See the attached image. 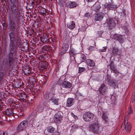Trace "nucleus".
I'll list each match as a JSON object with an SVG mask.
<instances>
[{
	"mask_svg": "<svg viewBox=\"0 0 135 135\" xmlns=\"http://www.w3.org/2000/svg\"><path fill=\"white\" fill-rule=\"evenodd\" d=\"M16 48L14 41H10L9 52L8 53L7 60L4 61L3 63L6 66L10 67L12 68H15L17 64L16 58L14 57L13 54Z\"/></svg>",
	"mask_w": 135,
	"mask_h": 135,
	"instance_id": "nucleus-1",
	"label": "nucleus"
},
{
	"mask_svg": "<svg viewBox=\"0 0 135 135\" xmlns=\"http://www.w3.org/2000/svg\"><path fill=\"white\" fill-rule=\"evenodd\" d=\"M133 113V111L132 110V109L131 108V107H129V111L128 112V114H132Z\"/></svg>",
	"mask_w": 135,
	"mask_h": 135,
	"instance_id": "nucleus-44",
	"label": "nucleus"
},
{
	"mask_svg": "<svg viewBox=\"0 0 135 135\" xmlns=\"http://www.w3.org/2000/svg\"><path fill=\"white\" fill-rule=\"evenodd\" d=\"M44 49L46 51H48L50 49V47L49 46H44Z\"/></svg>",
	"mask_w": 135,
	"mask_h": 135,
	"instance_id": "nucleus-36",
	"label": "nucleus"
},
{
	"mask_svg": "<svg viewBox=\"0 0 135 135\" xmlns=\"http://www.w3.org/2000/svg\"><path fill=\"white\" fill-rule=\"evenodd\" d=\"M8 27L11 31H15L16 32L19 31L17 26L13 21L11 20L9 22Z\"/></svg>",
	"mask_w": 135,
	"mask_h": 135,
	"instance_id": "nucleus-8",
	"label": "nucleus"
},
{
	"mask_svg": "<svg viewBox=\"0 0 135 135\" xmlns=\"http://www.w3.org/2000/svg\"><path fill=\"white\" fill-rule=\"evenodd\" d=\"M90 13L87 12L85 14L84 16V17H89L90 16Z\"/></svg>",
	"mask_w": 135,
	"mask_h": 135,
	"instance_id": "nucleus-45",
	"label": "nucleus"
},
{
	"mask_svg": "<svg viewBox=\"0 0 135 135\" xmlns=\"http://www.w3.org/2000/svg\"><path fill=\"white\" fill-rule=\"evenodd\" d=\"M109 66H110V68L111 70L115 68L114 65V63L112 61L110 62Z\"/></svg>",
	"mask_w": 135,
	"mask_h": 135,
	"instance_id": "nucleus-34",
	"label": "nucleus"
},
{
	"mask_svg": "<svg viewBox=\"0 0 135 135\" xmlns=\"http://www.w3.org/2000/svg\"><path fill=\"white\" fill-rule=\"evenodd\" d=\"M0 135H9L8 132L6 131H0Z\"/></svg>",
	"mask_w": 135,
	"mask_h": 135,
	"instance_id": "nucleus-32",
	"label": "nucleus"
},
{
	"mask_svg": "<svg viewBox=\"0 0 135 135\" xmlns=\"http://www.w3.org/2000/svg\"><path fill=\"white\" fill-rule=\"evenodd\" d=\"M86 1L88 2H92L93 1V0H86Z\"/></svg>",
	"mask_w": 135,
	"mask_h": 135,
	"instance_id": "nucleus-50",
	"label": "nucleus"
},
{
	"mask_svg": "<svg viewBox=\"0 0 135 135\" xmlns=\"http://www.w3.org/2000/svg\"><path fill=\"white\" fill-rule=\"evenodd\" d=\"M105 8L107 9L110 10H114L116 6L114 5L113 3L111 4L109 3L107 5H106L105 6Z\"/></svg>",
	"mask_w": 135,
	"mask_h": 135,
	"instance_id": "nucleus-22",
	"label": "nucleus"
},
{
	"mask_svg": "<svg viewBox=\"0 0 135 135\" xmlns=\"http://www.w3.org/2000/svg\"><path fill=\"white\" fill-rule=\"evenodd\" d=\"M22 16V17H23V16Z\"/></svg>",
	"mask_w": 135,
	"mask_h": 135,
	"instance_id": "nucleus-55",
	"label": "nucleus"
},
{
	"mask_svg": "<svg viewBox=\"0 0 135 135\" xmlns=\"http://www.w3.org/2000/svg\"><path fill=\"white\" fill-rule=\"evenodd\" d=\"M69 46L68 44L64 43L62 45L61 49V55L63 54L66 52L69 49Z\"/></svg>",
	"mask_w": 135,
	"mask_h": 135,
	"instance_id": "nucleus-16",
	"label": "nucleus"
},
{
	"mask_svg": "<svg viewBox=\"0 0 135 135\" xmlns=\"http://www.w3.org/2000/svg\"><path fill=\"white\" fill-rule=\"evenodd\" d=\"M38 24L37 22H35V23H34L33 26L35 27V29H36L37 28H38Z\"/></svg>",
	"mask_w": 135,
	"mask_h": 135,
	"instance_id": "nucleus-46",
	"label": "nucleus"
},
{
	"mask_svg": "<svg viewBox=\"0 0 135 135\" xmlns=\"http://www.w3.org/2000/svg\"><path fill=\"white\" fill-rule=\"evenodd\" d=\"M39 18L41 20V17H39Z\"/></svg>",
	"mask_w": 135,
	"mask_h": 135,
	"instance_id": "nucleus-53",
	"label": "nucleus"
},
{
	"mask_svg": "<svg viewBox=\"0 0 135 135\" xmlns=\"http://www.w3.org/2000/svg\"><path fill=\"white\" fill-rule=\"evenodd\" d=\"M99 8H97V10H99Z\"/></svg>",
	"mask_w": 135,
	"mask_h": 135,
	"instance_id": "nucleus-51",
	"label": "nucleus"
},
{
	"mask_svg": "<svg viewBox=\"0 0 135 135\" xmlns=\"http://www.w3.org/2000/svg\"><path fill=\"white\" fill-rule=\"evenodd\" d=\"M28 72L27 73V75H29L31 74L30 71L28 70Z\"/></svg>",
	"mask_w": 135,
	"mask_h": 135,
	"instance_id": "nucleus-49",
	"label": "nucleus"
},
{
	"mask_svg": "<svg viewBox=\"0 0 135 135\" xmlns=\"http://www.w3.org/2000/svg\"><path fill=\"white\" fill-rule=\"evenodd\" d=\"M77 4L75 2L71 1L68 3L67 7L69 8H73L77 6Z\"/></svg>",
	"mask_w": 135,
	"mask_h": 135,
	"instance_id": "nucleus-21",
	"label": "nucleus"
},
{
	"mask_svg": "<svg viewBox=\"0 0 135 135\" xmlns=\"http://www.w3.org/2000/svg\"><path fill=\"white\" fill-rule=\"evenodd\" d=\"M113 71V72L115 74H117L119 73L118 71L115 68L111 70Z\"/></svg>",
	"mask_w": 135,
	"mask_h": 135,
	"instance_id": "nucleus-38",
	"label": "nucleus"
},
{
	"mask_svg": "<svg viewBox=\"0 0 135 135\" xmlns=\"http://www.w3.org/2000/svg\"><path fill=\"white\" fill-rule=\"evenodd\" d=\"M125 128L127 132H129L130 131L131 127L129 123L127 122V124L125 125Z\"/></svg>",
	"mask_w": 135,
	"mask_h": 135,
	"instance_id": "nucleus-27",
	"label": "nucleus"
},
{
	"mask_svg": "<svg viewBox=\"0 0 135 135\" xmlns=\"http://www.w3.org/2000/svg\"><path fill=\"white\" fill-rule=\"evenodd\" d=\"M63 116L62 113L58 112L55 114L54 116V120L55 122L59 124L63 120Z\"/></svg>",
	"mask_w": 135,
	"mask_h": 135,
	"instance_id": "nucleus-6",
	"label": "nucleus"
},
{
	"mask_svg": "<svg viewBox=\"0 0 135 135\" xmlns=\"http://www.w3.org/2000/svg\"><path fill=\"white\" fill-rule=\"evenodd\" d=\"M107 80L108 83V85L110 86H115V80L111 77H108L107 78Z\"/></svg>",
	"mask_w": 135,
	"mask_h": 135,
	"instance_id": "nucleus-14",
	"label": "nucleus"
},
{
	"mask_svg": "<svg viewBox=\"0 0 135 135\" xmlns=\"http://www.w3.org/2000/svg\"><path fill=\"white\" fill-rule=\"evenodd\" d=\"M88 50L89 51H92L95 49V47L94 46H90L88 48Z\"/></svg>",
	"mask_w": 135,
	"mask_h": 135,
	"instance_id": "nucleus-37",
	"label": "nucleus"
},
{
	"mask_svg": "<svg viewBox=\"0 0 135 135\" xmlns=\"http://www.w3.org/2000/svg\"><path fill=\"white\" fill-rule=\"evenodd\" d=\"M4 73L3 72H0V81H1L3 79V76Z\"/></svg>",
	"mask_w": 135,
	"mask_h": 135,
	"instance_id": "nucleus-40",
	"label": "nucleus"
},
{
	"mask_svg": "<svg viewBox=\"0 0 135 135\" xmlns=\"http://www.w3.org/2000/svg\"><path fill=\"white\" fill-rule=\"evenodd\" d=\"M62 87L65 89H69L72 86V84L69 82L65 80L62 82L61 84Z\"/></svg>",
	"mask_w": 135,
	"mask_h": 135,
	"instance_id": "nucleus-13",
	"label": "nucleus"
},
{
	"mask_svg": "<svg viewBox=\"0 0 135 135\" xmlns=\"http://www.w3.org/2000/svg\"><path fill=\"white\" fill-rule=\"evenodd\" d=\"M74 103V99L72 98H68L67 100L66 106L68 107H70L73 105Z\"/></svg>",
	"mask_w": 135,
	"mask_h": 135,
	"instance_id": "nucleus-20",
	"label": "nucleus"
},
{
	"mask_svg": "<svg viewBox=\"0 0 135 135\" xmlns=\"http://www.w3.org/2000/svg\"><path fill=\"white\" fill-rule=\"evenodd\" d=\"M16 43H20L21 42V39L19 37H18L17 36V37L16 38Z\"/></svg>",
	"mask_w": 135,
	"mask_h": 135,
	"instance_id": "nucleus-43",
	"label": "nucleus"
},
{
	"mask_svg": "<svg viewBox=\"0 0 135 135\" xmlns=\"http://www.w3.org/2000/svg\"><path fill=\"white\" fill-rule=\"evenodd\" d=\"M75 24L74 22L70 21L67 23L68 27L70 30L74 29L75 27Z\"/></svg>",
	"mask_w": 135,
	"mask_h": 135,
	"instance_id": "nucleus-19",
	"label": "nucleus"
},
{
	"mask_svg": "<svg viewBox=\"0 0 135 135\" xmlns=\"http://www.w3.org/2000/svg\"><path fill=\"white\" fill-rule=\"evenodd\" d=\"M112 53L115 56H119L121 54V51L118 48L115 47L113 48Z\"/></svg>",
	"mask_w": 135,
	"mask_h": 135,
	"instance_id": "nucleus-17",
	"label": "nucleus"
},
{
	"mask_svg": "<svg viewBox=\"0 0 135 135\" xmlns=\"http://www.w3.org/2000/svg\"><path fill=\"white\" fill-rule=\"evenodd\" d=\"M15 31H12L10 32L9 34L10 38V41H14L15 40V36L18 35L19 33V31L16 32Z\"/></svg>",
	"mask_w": 135,
	"mask_h": 135,
	"instance_id": "nucleus-12",
	"label": "nucleus"
},
{
	"mask_svg": "<svg viewBox=\"0 0 135 135\" xmlns=\"http://www.w3.org/2000/svg\"><path fill=\"white\" fill-rule=\"evenodd\" d=\"M71 116L74 117L75 119H78V117L75 115L73 113H71Z\"/></svg>",
	"mask_w": 135,
	"mask_h": 135,
	"instance_id": "nucleus-42",
	"label": "nucleus"
},
{
	"mask_svg": "<svg viewBox=\"0 0 135 135\" xmlns=\"http://www.w3.org/2000/svg\"><path fill=\"white\" fill-rule=\"evenodd\" d=\"M28 122L26 120H25L21 122L17 127L18 131H21L25 129L28 126Z\"/></svg>",
	"mask_w": 135,
	"mask_h": 135,
	"instance_id": "nucleus-5",
	"label": "nucleus"
},
{
	"mask_svg": "<svg viewBox=\"0 0 135 135\" xmlns=\"http://www.w3.org/2000/svg\"><path fill=\"white\" fill-rule=\"evenodd\" d=\"M33 18H35L36 17H33Z\"/></svg>",
	"mask_w": 135,
	"mask_h": 135,
	"instance_id": "nucleus-56",
	"label": "nucleus"
},
{
	"mask_svg": "<svg viewBox=\"0 0 135 135\" xmlns=\"http://www.w3.org/2000/svg\"><path fill=\"white\" fill-rule=\"evenodd\" d=\"M3 26L4 27H5L6 28L7 27V25L6 24V23H3Z\"/></svg>",
	"mask_w": 135,
	"mask_h": 135,
	"instance_id": "nucleus-48",
	"label": "nucleus"
},
{
	"mask_svg": "<svg viewBox=\"0 0 135 135\" xmlns=\"http://www.w3.org/2000/svg\"><path fill=\"white\" fill-rule=\"evenodd\" d=\"M86 70L85 68L84 67H79V73H81Z\"/></svg>",
	"mask_w": 135,
	"mask_h": 135,
	"instance_id": "nucleus-33",
	"label": "nucleus"
},
{
	"mask_svg": "<svg viewBox=\"0 0 135 135\" xmlns=\"http://www.w3.org/2000/svg\"><path fill=\"white\" fill-rule=\"evenodd\" d=\"M50 100L54 105H58L59 104L58 103L59 99L58 98H51Z\"/></svg>",
	"mask_w": 135,
	"mask_h": 135,
	"instance_id": "nucleus-25",
	"label": "nucleus"
},
{
	"mask_svg": "<svg viewBox=\"0 0 135 135\" xmlns=\"http://www.w3.org/2000/svg\"><path fill=\"white\" fill-rule=\"evenodd\" d=\"M60 43V41H59V44Z\"/></svg>",
	"mask_w": 135,
	"mask_h": 135,
	"instance_id": "nucleus-57",
	"label": "nucleus"
},
{
	"mask_svg": "<svg viewBox=\"0 0 135 135\" xmlns=\"http://www.w3.org/2000/svg\"><path fill=\"white\" fill-rule=\"evenodd\" d=\"M107 87L105 86L104 84L103 83L99 88L98 90L101 94L102 95H104L107 91Z\"/></svg>",
	"mask_w": 135,
	"mask_h": 135,
	"instance_id": "nucleus-11",
	"label": "nucleus"
},
{
	"mask_svg": "<svg viewBox=\"0 0 135 135\" xmlns=\"http://www.w3.org/2000/svg\"><path fill=\"white\" fill-rule=\"evenodd\" d=\"M100 126L98 123H94L89 127L90 129L94 133L98 134L99 131Z\"/></svg>",
	"mask_w": 135,
	"mask_h": 135,
	"instance_id": "nucleus-9",
	"label": "nucleus"
},
{
	"mask_svg": "<svg viewBox=\"0 0 135 135\" xmlns=\"http://www.w3.org/2000/svg\"><path fill=\"white\" fill-rule=\"evenodd\" d=\"M116 40L120 43H122L123 42V39L122 38V36L120 35L117 36Z\"/></svg>",
	"mask_w": 135,
	"mask_h": 135,
	"instance_id": "nucleus-29",
	"label": "nucleus"
},
{
	"mask_svg": "<svg viewBox=\"0 0 135 135\" xmlns=\"http://www.w3.org/2000/svg\"><path fill=\"white\" fill-rule=\"evenodd\" d=\"M5 113L7 115H13L14 114L13 110L11 109H7L5 111Z\"/></svg>",
	"mask_w": 135,
	"mask_h": 135,
	"instance_id": "nucleus-23",
	"label": "nucleus"
},
{
	"mask_svg": "<svg viewBox=\"0 0 135 135\" xmlns=\"http://www.w3.org/2000/svg\"><path fill=\"white\" fill-rule=\"evenodd\" d=\"M85 63L87 65V67L91 70H94L95 68V61L90 59H87Z\"/></svg>",
	"mask_w": 135,
	"mask_h": 135,
	"instance_id": "nucleus-7",
	"label": "nucleus"
},
{
	"mask_svg": "<svg viewBox=\"0 0 135 135\" xmlns=\"http://www.w3.org/2000/svg\"><path fill=\"white\" fill-rule=\"evenodd\" d=\"M39 13L40 14L44 16L48 14V13L46 12L45 9L43 8H42L41 9L39 12Z\"/></svg>",
	"mask_w": 135,
	"mask_h": 135,
	"instance_id": "nucleus-24",
	"label": "nucleus"
},
{
	"mask_svg": "<svg viewBox=\"0 0 135 135\" xmlns=\"http://www.w3.org/2000/svg\"><path fill=\"white\" fill-rule=\"evenodd\" d=\"M50 92L48 91H46L43 94V101H48V103L49 102L48 99L49 98L50 94Z\"/></svg>",
	"mask_w": 135,
	"mask_h": 135,
	"instance_id": "nucleus-18",
	"label": "nucleus"
},
{
	"mask_svg": "<svg viewBox=\"0 0 135 135\" xmlns=\"http://www.w3.org/2000/svg\"><path fill=\"white\" fill-rule=\"evenodd\" d=\"M55 131V129L51 126H50L47 128V131L50 133H53Z\"/></svg>",
	"mask_w": 135,
	"mask_h": 135,
	"instance_id": "nucleus-28",
	"label": "nucleus"
},
{
	"mask_svg": "<svg viewBox=\"0 0 135 135\" xmlns=\"http://www.w3.org/2000/svg\"><path fill=\"white\" fill-rule=\"evenodd\" d=\"M134 96L135 97V94L134 95Z\"/></svg>",
	"mask_w": 135,
	"mask_h": 135,
	"instance_id": "nucleus-54",
	"label": "nucleus"
},
{
	"mask_svg": "<svg viewBox=\"0 0 135 135\" xmlns=\"http://www.w3.org/2000/svg\"><path fill=\"white\" fill-rule=\"evenodd\" d=\"M11 11L12 15L15 17L17 16L20 14L18 7H16L14 4L11 6Z\"/></svg>",
	"mask_w": 135,
	"mask_h": 135,
	"instance_id": "nucleus-10",
	"label": "nucleus"
},
{
	"mask_svg": "<svg viewBox=\"0 0 135 135\" xmlns=\"http://www.w3.org/2000/svg\"><path fill=\"white\" fill-rule=\"evenodd\" d=\"M53 38H50L49 43H52V44L54 48L56 47L57 44L55 41L53 40Z\"/></svg>",
	"mask_w": 135,
	"mask_h": 135,
	"instance_id": "nucleus-31",
	"label": "nucleus"
},
{
	"mask_svg": "<svg viewBox=\"0 0 135 135\" xmlns=\"http://www.w3.org/2000/svg\"><path fill=\"white\" fill-rule=\"evenodd\" d=\"M53 38V40L55 41V42H56V43L57 44L58 42L57 39L55 37Z\"/></svg>",
	"mask_w": 135,
	"mask_h": 135,
	"instance_id": "nucleus-47",
	"label": "nucleus"
},
{
	"mask_svg": "<svg viewBox=\"0 0 135 135\" xmlns=\"http://www.w3.org/2000/svg\"><path fill=\"white\" fill-rule=\"evenodd\" d=\"M94 116V114L89 111L85 112L83 114L84 120L86 122H89L92 120Z\"/></svg>",
	"mask_w": 135,
	"mask_h": 135,
	"instance_id": "nucleus-4",
	"label": "nucleus"
},
{
	"mask_svg": "<svg viewBox=\"0 0 135 135\" xmlns=\"http://www.w3.org/2000/svg\"><path fill=\"white\" fill-rule=\"evenodd\" d=\"M41 41L43 43L46 44L49 43L50 38L49 39L47 34H45L43 36L40 37Z\"/></svg>",
	"mask_w": 135,
	"mask_h": 135,
	"instance_id": "nucleus-15",
	"label": "nucleus"
},
{
	"mask_svg": "<svg viewBox=\"0 0 135 135\" xmlns=\"http://www.w3.org/2000/svg\"><path fill=\"white\" fill-rule=\"evenodd\" d=\"M107 50V47H103V48L102 49L99 50V51L100 52H105Z\"/></svg>",
	"mask_w": 135,
	"mask_h": 135,
	"instance_id": "nucleus-39",
	"label": "nucleus"
},
{
	"mask_svg": "<svg viewBox=\"0 0 135 135\" xmlns=\"http://www.w3.org/2000/svg\"><path fill=\"white\" fill-rule=\"evenodd\" d=\"M48 103V101H43L42 104L41 106L37 107L36 109V110L38 112L40 113L42 112L44 109L49 110L51 108Z\"/></svg>",
	"mask_w": 135,
	"mask_h": 135,
	"instance_id": "nucleus-3",
	"label": "nucleus"
},
{
	"mask_svg": "<svg viewBox=\"0 0 135 135\" xmlns=\"http://www.w3.org/2000/svg\"><path fill=\"white\" fill-rule=\"evenodd\" d=\"M125 121H126V118H124V122H125Z\"/></svg>",
	"mask_w": 135,
	"mask_h": 135,
	"instance_id": "nucleus-52",
	"label": "nucleus"
},
{
	"mask_svg": "<svg viewBox=\"0 0 135 135\" xmlns=\"http://www.w3.org/2000/svg\"><path fill=\"white\" fill-rule=\"evenodd\" d=\"M102 118L105 122H108V117L107 115L104 112H102Z\"/></svg>",
	"mask_w": 135,
	"mask_h": 135,
	"instance_id": "nucleus-26",
	"label": "nucleus"
},
{
	"mask_svg": "<svg viewBox=\"0 0 135 135\" xmlns=\"http://www.w3.org/2000/svg\"><path fill=\"white\" fill-rule=\"evenodd\" d=\"M118 18L117 19L114 17L113 18H109L107 19L106 21V23L107 24V27L109 29H112L114 28L116 26V22L118 23Z\"/></svg>",
	"mask_w": 135,
	"mask_h": 135,
	"instance_id": "nucleus-2",
	"label": "nucleus"
},
{
	"mask_svg": "<svg viewBox=\"0 0 135 135\" xmlns=\"http://www.w3.org/2000/svg\"><path fill=\"white\" fill-rule=\"evenodd\" d=\"M18 96H20V99H24V98L26 96L24 93H20L18 94Z\"/></svg>",
	"mask_w": 135,
	"mask_h": 135,
	"instance_id": "nucleus-35",
	"label": "nucleus"
},
{
	"mask_svg": "<svg viewBox=\"0 0 135 135\" xmlns=\"http://www.w3.org/2000/svg\"><path fill=\"white\" fill-rule=\"evenodd\" d=\"M86 57L85 55L83 54H80V59L81 62H84L86 60Z\"/></svg>",
	"mask_w": 135,
	"mask_h": 135,
	"instance_id": "nucleus-30",
	"label": "nucleus"
},
{
	"mask_svg": "<svg viewBox=\"0 0 135 135\" xmlns=\"http://www.w3.org/2000/svg\"><path fill=\"white\" fill-rule=\"evenodd\" d=\"M103 17H96L95 19V21H102L103 19Z\"/></svg>",
	"mask_w": 135,
	"mask_h": 135,
	"instance_id": "nucleus-41",
	"label": "nucleus"
}]
</instances>
